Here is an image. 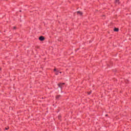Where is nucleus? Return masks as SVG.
<instances>
[{
  "label": "nucleus",
  "instance_id": "nucleus-10",
  "mask_svg": "<svg viewBox=\"0 0 131 131\" xmlns=\"http://www.w3.org/2000/svg\"><path fill=\"white\" fill-rule=\"evenodd\" d=\"M5 129L8 130L9 129V128H5Z\"/></svg>",
  "mask_w": 131,
  "mask_h": 131
},
{
  "label": "nucleus",
  "instance_id": "nucleus-15",
  "mask_svg": "<svg viewBox=\"0 0 131 131\" xmlns=\"http://www.w3.org/2000/svg\"><path fill=\"white\" fill-rule=\"evenodd\" d=\"M14 28L15 29V28H16L15 27H14Z\"/></svg>",
  "mask_w": 131,
  "mask_h": 131
},
{
  "label": "nucleus",
  "instance_id": "nucleus-4",
  "mask_svg": "<svg viewBox=\"0 0 131 131\" xmlns=\"http://www.w3.org/2000/svg\"><path fill=\"white\" fill-rule=\"evenodd\" d=\"M114 31H115L116 32H118V31H119V29L117 28H115L114 29Z\"/></svg>",
  "mask_w": 131,
  "mask_h": 131
},
{
  "label": "nucleus",
  "instance_id": "nucleus-9",
  "mask_svg": "<svg viewBox=\"0 0 131 131\" xmlns=\"http://www.w3.org/2000/svg\"><path fill=\"white\" fill-rule=\"evenodd\" d=\"M61 116H58L59 119H60L61 118Z\"/></svg>",
  "mask_w": 131,
  "mask_h": 131
},
{
  "label": "nucleus",
  "instance_id": "nucleus-11",
  "mask_svg": "<svg viewBox=\"0 0 131 131\" xmlns=\"http://www.w3.org/2000/svg\"><path fill=\"white\" fill-rule=\"evenodd\" d=\"M88 94H89V95H91V93H88Z\"/></svg>",
  "mask_w": 131,
  "mask_h": 131
},
{
  "label": "nucleus",
  "instance_id": "nucleus-1",
  "mask_svg": "<svg viewBox=\"0 0 131 131\" xmlns=\"http://www.w3.org/2000/svg\"><path fill=\"white\" fill-rule=\"evenodd\" d=\"M64 84H66L65 83H59L57 84V85L58 86V88H59L60 89L62 90V89H63V85H64Z\"/></svg>",
  "mask_w": 131,
  "mask_h": 131
},
{
  "label": "nucleus",
  "instance_id": "nucleus-7",
  "mask_svg": "<svg viewBox=\"0 0 131 131\" xmlns=\"http://www.w3.org/2000/svg\"><path fill=\"white\" fill-rule=\"evenodd\" d=\"M54 71H55L56 72H59V71H57V69H54Z\"/></svg>",
  "mask_w": 131,
  "mask_h": 131
},
{
  "label": "nucleus",
  "instance_id": "nucleus-12",
  "mask_svg": "<svg viewBox=\"0 0 131 131\" xmlns=\"http://www.w3.org/2000/svg\"><path fill=\"white\" fill-rule=\"evenodd\" d=\"M59 73H60V74L62 73V72H60Z\"/></svg>",
  "mask_w": 131,
  "mask_h": 131
},
{
  "label": "nucleus",
  "instance_id": "nucleus-3",
  "mask_svg": "<svg viewBox=\"0 0 131 131\" xmlns=\"http://www.w3.org/2000/svg\"><path fill=\"white\" fill-rule=\"evenodd\" d=\"M77 13L78 15H80V16H82V12L81 11H77Z\"/></svg>",
  "mask_w": 131,
  "mask_h": 131
},
{
  "label": "nucleus",
  "instance_id": "nucleus-5",
  "mask_svg": "<svg viewBox=\"0 0 131 131\" xmlns=\"http://www.w3.org/2000/svg\"><path fill=\"white\" fill-rule=\"evenodd\" d=\"M115 4H117L118 5H119L120 4L119 0H115Z\"/></svg>",
  "mask_w": 131,
  "mask_h": 131
},
{
  "label": "nucleus",
  "instance_id": "nucleus-14",
  "mask_svg": "<svg viewBox=\"0 0 131 131\" xmlns=\"http://www.w3.org/2000/svg\"><path fill=\"white\" fill-rule=\"evenodd\" d=\"M19 12H22V11L20 10Z\"/></svg>",
  "mask_w": 131,
  "mask_h": 131
},
{
  "label": "nucleus",
  "instance_id": "nucleus-13",
  "mask_svg": "<svg viewBox=\"0 0 131 131\" xmlns=\"http://www.w3.org/2000/svg\"><path fill=\"white\" fill-rule=\"evenodd\" d=\"M105 116H108V115H105Z\"/></svg>",
  "mask_w": 131,
  "mask_h": 131
},
{
  "label": "nucleus",
  "instance_id": "nucleus-6",
  "mask_svg": "<svg viewBox=\"0 0 131 131\" xmlns=\"http://www.w3.org/2000/svg\"><path fill=\"white\" fill-rule=\"evenodd\" d=\"M61 97V95H57L56 96V99L58 100L60 97Z\"/></svg>",
  "mask_w": 131,
  "mask_h": 131
},
{
  "label": "nucleus",
  "instance_id": "nucleus-8",
  "mask_svg": "<svg viewBox=\"0 0 131 131\" xmlns=\"http://www.w3.org/2000/svg\"><path fill=\"white\" fill-rule=\"evenodd\" d=\"M59 72H56V73H55V75H58V73Z\"/></svg>",
  "mask_w": 131,
  "mask_h": 131
},
{
  "label": "nucleus",
  "instance_id": "nucleus-2",
  "mask_svg": "<svg viewBox=\"0 0 131 131\" xmlns=\"http://www.w3.org/2000/svg\"><path fill=\"white\" fill-rule=\"evenodd\" d=\"M45 38L43 36H40L39 37V40H40L41 41H43V40H45Z\"/></svg>",
  "mask_w": 131,
  "mask_h": 131
}]
</instances>
